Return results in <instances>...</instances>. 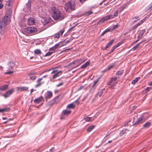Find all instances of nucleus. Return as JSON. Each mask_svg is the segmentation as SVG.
I'll return each mask as SVG.
<instances>
[{
  "label": "nucleus",
  "instance_id": "54",
  "mask_svg": "<svg viewBox=\"0 0 152 152\" xmlns=\"http://www.w3.org/2000/svg\"><path fill=\"white\" fill-rule=\"evenodd\" d=\"M90 118L89 117H86L84 118V120L86 121H89L90 120Z\"/></svg>",
  "mask_w": 152,
  "mask_h": 152
},
{
  "label": "nucleus",
  "instance_id": "21",
  "mask_svg": "<svg viewBox=\"0 0 152 152\" xmlns=\"http://www.w3.org/2000/svg\"><path fill=\"white\" fill-rule=\"evenodd\" d=\"M8 85H3L0 87V90L1 91H4L6 90L8 87Z\"/></svg>",
  "mask_w": 152,
  "mask_h": 152
},
{
  "label": "nucleus",
  "instance_id": "26",
  "mask_svg": "<svg viewBox=\"0 0 152 152\" xmlns=\"http://www.w3.org/2000/svg\"><path fill=\"white\" fill-rule=\"evenodd\" d=\"M140 79V77H136L134 80H132V84H135Z\"/></svg>",
  "mask_w": 152,
  "mask_h": 152
},
{
  "label": "nucleus",
  "instance_id": "5",
  "mask_svg": "<svg viewBox=\"0 0 152 152\" xmlns=\"http://www.w3.org/2000/svg\"><path fill=\"white\" fill-rule=\"evenodd\" d=\"M8 18L7 15L5 16L2 18L1 21H0V29L1 30L5 27L8 23H9L8 20Z\"/></svg>",
  "mask_w": 152,
  "mask_h": 152
},
{
  "label": "nucleus",
  "instance_id": "29",
  "mask_svg": "<svg viewBox=\"0 0 152 152\" xmlns=\"http://www.w3.org/2000/svg\"><path fill=\"white\" fill-rule=\"evenodd\" d=\"M113 66L114 65L113 64H110L107 66V68L104 70L105 71H107L108 70H109L111 69L112 68Z\"/></svg>",
  "mask_w": 152,
  "mask_h": 152
},
{
  "label": "nucleus",
  "instance_id": "11",
  "mask_svg": "<svg viewBox=\"0 0 152 152\" xmlns=\"http://www.w3.org/2000/svg\"><path fill=\"white\" fill-rule=\"evenodd\" d=\"M35 20L32 18H30L28 20V24L29 25H32L34 24Z\"/></svg>",
  "mask_w": 152,
  "mask_h": 152
},
{
  "label": "nucleus",
  "instance_id": "59",
  "mask_svg": "<svg viewBox=\"0 0 152 152\" xmlns=\"http://www.w3.org/2000/svg\"><path fill=\"white\" fill-rule=\"evenodd\" d=\"M65 30L64 29H63L62 31H60V32H61V35L62 36Z\"/></svg>",
  "mask_w": 152,
  "mask_h": 152
},
{
  "label": "nucleus",
  "instance_id": "47",
  "mask_svg": "<svg viewBox=\"0 0 152 152\" xmlns=\"http://www.w3.org/2000/svg\"><path fill=\"white\" fill-rule=\"evenodd\" d=\"M122 73L123 71H119L117 72L116 74L118 75H120L122 74Z\"/></svg>",
  "mask_w": 152,
  "mask_h": 152
},
{
  "label": "nucleus",
  "instance_id": "56",
  "mask_svg": "<svg viewBox=\"0 0 152 152\" xmlns=\"http://www.w3.org/2000/svg\"><path fill=\"white\" fill-rule=\"evenodd\" d=\"M61 43H62V44L59 46V47H62V46L65 45H66L65 44V42L64 41L63 42H61Z\"/></svg>",
  "mask_w": 152,
  "mask_h": 152
},
{
  "label": "nucleus",
  "instance_id": "25",
  "mask_svg": "<svg viewBox=\"0 0 152 152\" xmlns=\"http://www.w3.org/2000/svg\"><path fill=\"white\" fill-rule=\"evenodd\" d=\"M75 107V105L73 103H71L68 105L67 106V108H69L70 109H73Z\"/></svg>",
  "mask_w": 152,
  "mask_h": 152
},
{
  "label": "nucleus",
  "instance_id": "18",
  "mask_svg": "<svg viewBox=\"0 0 152 152\" xmlns=\"http://www.w3.org/2000/svg\"><path fill=\"white\" fill-rule=\"evenodd\" d=\"M114 41V40L113 39L111 40L110 42H109L108 43H107L106 46V47L105 48V50L107 49L110 46H111L113 42Z\"/></svg>",
  "mask_w": 152,
  "mask_h": 152
},
{
  "label": "nucleus",
  "instance_id": "34",
  "mask_svg": "<svg viewBox=\"0 0 152 152\" xmlns=\"http://www.w3.org/2000/svg\"><path fill=\"white\" fill-rule=\"evenodd\" d=\"M34 53L36 54L39 55L41 54V52L39 49H37L34 50Z\"/></svg>",
  "mask_w": 152,
  "mask_h": 152
},
{
  "label": "nucleus",
  "instance_id": "7",
  "mask_svg": "<svg viewBox=\"0 0 152 152\" xmlns=\"http://www.w3.org/2000/svg\"><path fill=\"white\" fill-rule=\"evenodd\" d=\"M62 72L61 71H58L57 70L54 69L51 72L52 74H54V75H53L52 77V78L54 79L56 77H58L61 74Z\"/></svg>",
  "mask_w": 152,
  "mask_h": 152
},
{
  "label": "nucleus",
  "instance_id": "40",
  "mask_svg": "<svg viewBox=\"0 0 152 152\" xmlns=\"http://www.w3.org/2000/svg\"><path fill=\"white\" fill-rule=\"evenodd\" d=\"M73 39L72 38H70L69 39L66 40V39L65 40H64V41L65 42V44L64 45H66L68 43H69L70 42H71L72 40Z\"/></svg>",
  "mask_w": 152,
  "mask_h": 152
},
{
  "label": "nucleus",
  "instance_id": "24",
  "mask_svg": "<svg viewBox=\"0 0 152 152\" xmlns=\"http://www.w3.org/2000/svg\"><path fill=\"white\" fill-rule=\"evenodd\" d=\"M31 1L29 0L28 3L26 4V7L28 10H30L31 9Z\"/></svg>",
  "mask_w": 152,
  "mask_h": 152
},
{
  "label": "nucleus",
  "instance_id": "52",
  "mask_svg": "<svg viewBox=\"0 0 152 152\" xmlns=\"http://www.w3.org/2000/svg\"><path fill=\"white\" fill-rule=\"evenodd\" d=\"M143 119V118L142 116H141L137 120H138L139 122H140Z\"/></svg>",
  "mask_w": 152,
  "mask_h": 152
},
{
  "label": "nucleus",
  "instance_id": "19",
  "mask_svg": "<svg viewBox=\"0 0 152 152\" xmlns=\"http://www.w3.org/2000/svg\"><path fill=\"white\" fill-rule=\"evenodd\" d=\"M12 11V9L10 8L8 9L6 12V15H7L8 17H9V16H11Z\"/></svg>",
  "mask_w": 152,
  "mask_h": 152
},
{
  "label": "nucleus",
  "instance_id": "31",
  "mask_svg": "<svg viewBox=\"0 0 152 152\" xmlns=\"http://www.w3.org/2000/svg\"><path fill=\"white\" fill-rule=\"evenodd\" d=\"M140 43H138L134 47L132 48V50H135L137 49L140 46Z\"/></svg>",
  "mask_w": 152,
  "mask_h": 152
},
{
  "label": "nucleus",
  "instance_id": "8",
  "mask_svg": "<svg viewBox=\"0 0 152 152\" xmlns=\"http://www.w3.org/2000/svg\"><path fill=\"white\" fill-rule=\"evenodd\" d=\"M14 91V89L9 90L6 93L3 94L2 96L5 98H6L10 96L13 93Z\"/></svg>",
  "mask_w": 152,
  "mask_h": 152
},
{
  "label": "nucleus",
  "instance_id": "44",
  "mask_svg": "<svg viewBox=\"0 0 152 152\" xmlns=\"http://www.w3.org/2000/svg\"><path fill=\"white\" fill-rule=\"evenodd\" d=\"M140 122H139L138 120H137L135 122H133L132 126H134L136 125H137L140 123Z\"/></svg>",
  "mask_w": 152,
  "mask_h": 152
},
{
  "label": "nucleus",
  "instance_id": "61",
  "mask_svg": "<svg viewBox=\"0 0 152 152\" xmlns=\"http://www.w3.org/2000/svg\"><path fill=\"white\" fill-rule=\"evenodd\" d=\"M118 27L117 25H114L113 26V29H115Z\"/></svg>",
  "mask_w": 152,
  "mask_h": 152
},
{
  "label": "nucleus",
  "instance_id": "41",
  "mask_svg": "<svg viewBox=\"0 0 152 152\" xmlns=\"http://www.w3.org/2000/svg\"><path fill=\"white\" fill-rule=\"evenodd\" d=\"M84 61H82V60L81 59H79L76 61L75 62H77V63H79V64H80L82 63L83 62H84Z\"/></svg>",
  "mask_w": 152,
  "mask_h": 152
},
{
  "label": "nucleus",
  "instance_id": "33",
  "mask_svg": "<svg viewBox=\"0 0 152 152\" xmlns=\"http://www.w3.org/2000/svg\"><path fill=\"white\" fill-rule=\"evenodd\" d=\"M126 129H124L121 131L119 133L120 136H122L126 133Z\"/></svg>",
  "mask_w": 152,
  "mask_h": 152
},
{
  "label": "nucleus",
  "instance_id": "16",
  "mask_svg": "<svg viewBox=\"0 0 152 152\" xmlns=\"http://www.w3.org/2000/svg\"><path fill=\"white\" fill-rule=\"evenodd\" d=\"M9 65V68L10 69H13L14 67L15 66V63L13 62H10L8 64Z\"/></svg>",
  "mask_w": 152,
  "mask_h": 152
},
{
  "label": "nucleus",
  "instance_id": "12",
  "mask_svg": "<svg viewBox=\"0 0 152 152\" xmlns=\"http://www.w3.org/2000/svg\"><path fill=\"white\" fill-rule=\"evenodd\" d=\"M18 91H28V88L27 87H20L17 88Z\"/></svg>",
  "mask_w": 152,
  "mask_h": 152
},
{
  "label": "nucleus",
  "instance_id": "2",
  "mask_svg": "<svg viewBox=\"0 0 152 152\" xmlns=\"http://www.w3.org/2000/svg\"><path fill=\"white\" fill-rule=\"evenodd\" d=\"M39 15L40 17L42 18L41 21L44 26L46 25L51 22V18L47 16L45 11H42Z\"/></svg>",
  "mask_w": 152,
  "mask_h": 152
},
{
  "label": "nucleus",
  "instance_id": "15",
  "mask_svg": "<svg viewBox=\"0 0 152 152\" xmlns=\"http://www.w3.org/2000/svg\"><path fill=\"white\" fill-rule=\"evenodd\" d=\"M61 96L59 95L53 99L56 104L58 103L62 99V98L61 97Z\"/></svg>",
  "mask_w": 152,
  "mask_h": 152
},
{
  "label": "nucleus",
  "instance_id": "10",
  "mask_svg": "<svg viewBox=\"0 0 152 152\" xmlns=\"http://www.w3.org/2000/svg\"><path fill=\"white\" fill-rule=\"evenodd\" d=\"M44 98L42 96L36 98L34 100V102L36 104H38L41 102L42 101H44Z\"/></svg>",
  "mask_w": 152,
  "mask_h": 152
},
{
  "label": "nucleus",
  "instance_id": "3",
  "mask_svg": "<svg viewBox=\"0 0 152 152\" xmlns=\"http://www.w3.org/2000/svg\"><path fill=\"white\" fill-rule=\"evenodd\" d=\"M118 12L116 11L113 15H112L111 14L108 15L100 20L99 22L97 23V24H101L105 21H107L110 19H112L117 16L118 15Z\"/></svg>",
  "mask_w": 152,
  "mask_h": 152
},
{
  "label": "nucleus",
  "instance_id": "48",
  "mask_svg": "<svg viewBox=\"0 0 152 152\" xmlns=\"http://www.w3.org/2000/svg\"><path fill=\"white\" fill-rule=\"evenodd\" d=\"M14 72L12 71H9L8 72H6L5 73V74L7 75V74H11V73H13Z\"/></svg>",
  "mask_w": 152,
  "mask_h": 152
},
{
  "label": "nucleus",
  "instance_id": "45",
  "mask_svg": "<svg viewBox=\"0 0 152 152\" xmlns=\"http://www.w3.org/2000/svg\"><path fill=\"white\" fill-rule=\"evenodd\" d=\"M54 38H59L60 37V33H58L57 34H56L54 36H53Z\"/></svg>",
  "mask_w": 152,
  "mask_h": 152
},
{
  "label": "nucleus",
  "instance_id": "53",
  "mask_svg": "<svg viewBox=\"0 0 152 152\" xmlns=\"http://www.w3.org/2000/svg\"><path fill=\"white\" fill-rule=\"evenodd\" d=\"M117 77H113L112 78H111V79L112 80V81H115L117 80Z\"/></svg>",
  "mask_w": 152,
  "mask_h": 152
},
{
  "label": "nucleus",
  "instance_id": "62",
  "mask_svg": "<svg viewBox=\"0 0 152 152\" xmlns=\"http://www.w3.org/2000/svg\"><path fill=\"white\" fill-rule=\"evenodd\" d=\"M122 44V43L121 42H118L116 45L117 46V47H118L119 46H120Z\"/></svg>",
  "mask_w": 152,
  "mask_h": 152
},
{
  "label": "nucleus",
  "instance_id": "28",
  "mask_svg": "<svg viewBox=\"0 0 152 152\" xmlns=\"http://www.w3.org/2000/svg\"><path fill=\"white\" fill-rule=\"evenodd\" d=\"M48 104L50 106H52L55 104H56L54 99H53L50 101L48 102Z\"/></svg>",
  "mask_w": 152,
  "mask_h": 152
},
{
  "label": "nucleus",
  "instance_id": "64",
  "mask_svg": "<svg viewBox=\"0 0 152 152\" xmlns=\"http://www.w3.org/2000/svg\"><path fill=\"white\" fill-rule=\"evenodd\" d=\"M137 28V27L136 26H135V25L133 26H132L131 28V29H132V30H134V29H135L136 28Z\"/></svg>",
  "mask_w": 152,
  "mask_h": 152
},
{
  "label": "nucleus",
  "instance_id": "42",
  "mask_svg": "<svg viewBox=\"0 0 152 152\" xmlns=\"http://www.w3.org/2000/svg\"><path fill=\"white\" fill-rule=\"evenodd\" d=\"M152 88V87H147L146 88V89H145V93H147Z\"/></svg>",
  "mask_w": 152,
  "mask_h": 152
},
{
  "label": "nucleus",
  "instance_id": "43",
  "mask_svg": "<svg viewBox=\"0 0 152 152\" xmlns=\"http://www.w3.org/2000/svg\"><path fill=\"white\" fill-rule=\"evenodd\" d=\"M152 7V2L147 7V10H151V8Z\"/></svg>",
  "mask_w": 152,
  "mask_h": 152
},
{
  "label": "nucleus",
  "instance_id": "23",
  "mask_svg": "<svg viewBox=\"0 0 152 152\" xmlns=\"http://www.w3.org/2000/svg\"><path fill=\"white\" fill-rule=\"evenodd\" d=\"M94 125L90 126L88 127V128H87L86 131L88 132H91L93 129H94Z\"/></svg>",
  "mask_w": 152,
  "mask_h": 152
},
{
  "label": "nucleus",
  "instance_id": "38",
  "mask_svg": "<svg viewBox=\"0 0 152 152\" xmlns=\"http://www.w3.org/2000/svg\"><path fill=\"white\" fill-rule=\"evenodd\" d=\"M110 30L108 28H107L105 30H104L101 34V36H103L107 32H108L110 31Z\"/></svg>",
  "mask_w": 152,
  "mask_h": 152
},
{
  "label": "nucleus",
  "instance_id": "50",
  "mask_svg": "<svg viewBox=\"0 0 152 152\" xmlns=\"http://www.w3.org/2000/svg\"><path fill=\"white\" fill-rule=\"evenodd\" d=\"M56 49L54 48L53 47L52 48H50L49 49V50L51 51H54Z\"/></svg>",
  "mask_w": 152,
  "mask_h": 152
},
{
  "label": "nucleus",
  "instance_id": "30",
  "mask_svg": "<svg viewBox=\"0 0 152 152\" xmlns=\"http://www.w3.org/2000/svg\"><path fill=\"white\" fill-rule=\"evenodd\" d=\"M151 125V123L149 122H146L143 125V126L145 128H148Z\"/></svg>",
  "mask_w": 152,
  "mask_h": 152
},
{
  "label": "nucleus",
  "instance_id": "49",
  "mask_svg": "<svg viewBox=\"0 0 152 152\" xmlns=\"http://www.w3.org/2000/svg\"><path fill=\"white\" fill-rule=\"evenodd\" d=\"M99 78L97 79L96 80H94V84L93 85H94V86H96V84L98 82L99 80Z\"/></svg>",
  "mask_w": 152,
  "mask_h": 152
},
{
  "label": "nucleus",
  "instance_id": "37",
  "mask_svg": "<svg viewBox=\"0 0 152 152\" xmlns=\"http://www.w3.org/2000/svg\"><path fill=\"white\" fill-rule=\"evenodd\" d=\"M61 44V42H60L58 43L57 44L55 45L53 47L55 49H56L58 48V47H59L60 46L59 45H60V44Z\"/></svg>",
  "mask_w": 152,
  "mask_h": 152
},
{
  "label": "nucleus",
  "instance_id": "32",
  "mask_svg": "<svg viewBox=\"0 0 152 152\" xmlns=\"http://www.w3.org/2000/svg\"><path fill=\"white\" fill-rule=\"evenodd\" d=\"M134 18L136 19V20H134L132 22V23H134L135 22H136L137 21L140 19L139 17V16H137L136 17H133L132 18V19H134Z\"/></svg>",
  "mask_w": 152,
  "mask_h": 152
},
{
  "label": "nucleus",
  "instance_id": "14",
  "mask_svg": "<svg viewBox=\"0 0 152 152\" xmlns=\"http://www.w3.org/2000/svg\"><path fill=\"white\" fill-rule=\"evenodd\" d=\"M42 80V78H39L37 80V84L35 85V87L37 88L38 87L40 86H41L42 84V83L41 82V81Z\"/></svg>",
  "mask_w": 152,
  "mask_h": 152
},
{
  "label": "nucleus",
  "instance_id": "46",
  "mask_svg": "<svg viewBox=\"0 0 152 152\" xmlns=\"http://www.w3.org/2000/svg\"><path fill=\"white\" fill-rule=\"evenodd\" d=\"M37 73L36 72H32L29 73L28 75H35Z\"/></svg>",
  "mask_w": 152,
  "mask_h": 152
},
{
  "label": "nucleus",
  "instance_id": "39",
  "mask_svg": "<svg viewBox=\"0 0 152 152\" xmlns=\"http://www.w3.org/2000/svg\"><path fill=\"white\" fill-rule=\"evenodd\" d=\"M30 76V79L32 80H35L37 77L36 76L28 75Z\"/></svg>",
  "mask_w": 152,
  "mask_h": 152
},
{
  "label": "nucleus",
  "instance_id": "13",
  "mask_svg": "<svg viewBox=\"0 0 152 152\" xmlns=\"http://www.w3.org/2000/svg\"><path fill=\"white\" fill-rule=\"evenodd\" d=\"M29 28L30 31V34L34 33L37 31V28L35 27H29Z\"/></svg>",
  "mask_w": 152,
  "mask_h": 152
},
{
  "label": "nucleus",
  "instance_id": "55",
  "mask_svg": "<svg viewBox=\"0 0 152 152\" xmlns=\"http://www.w3.org/2000/svg\"><path fill=\"white\" fill-rule=\"evenodd\" d=\"M113 81H112V80H111V79H110V80L109 81V82L107 83V85H109L111 84V83Z\"/></svg>",
  "mask_w": 152,
  "mask_h": 152
},
{
  "label": "nucleus",
  "instance_id": "1",
  "mask_svg": "<svg viewBox=\"0 0 152 152\" xmlns=\"http://www.w3.org/2000/svg\"><path fill=\"white\" fill-rule=\"evenodd\" d=\"M51 10L52 17L55 20H61L64 18V14L60 10L56 9L55 7H52Z\"/></svg>",
  "mask_w": 152,
  "mask_h": 152
},
{
  "label": "nucleus",
  "instance_id": "57",
  "mask_svg": "<svg viewBox=\"0 0 152 152\" xmlns=\"http://www.w3.org/2000/svg\"><path fill=\"white\" fill-rule=\"evenodd\" d=\"M105 90V88H104L103 89H102L100 91V94H99V97H101L102 96V94L103 93V90Z\"/></svg>",
  "mask_w": 152,
  "mask_h": 152
},
{
  "label": "nucleus",
  "instance_id": "51",
  "mask_svg": "<svg viewBox=\"0 0 152 152\" xmlns=\"http://www.w3.org/2000/svg\"><path fill=\"white\" fill-rule=\"evenodd\" d=\"M63 84H64V83L63 82H62L59 83L58 84H57V85H56V86L57 87H58L61 86L63 85Z\"/></svg>",
  "mask_w": 152,
  "mask_h": 152
},
{
  "label": "nucleus",
  "instance_id": "63",
  "mask_svg": "<svg viewBox=\"0 0 152 152\" xmlns=\"http://www.w3.org/2000/svg\"><path fill=\"white\" fill-rule=\"evenodd\" d=\"M114 50L113 48H112L111 49V50L110 51V52H109L108 53V54H110V53H111Z\"/></svg>",
  "mask_w": 152,
  "mask_h": 152
},
{
  "label": "nucleus",
  "instance_id": "60",
  "mask_svg": "<svg viewBox=\"0 0 152 152\" xmlns=\"http://www.w3.org/2000/svg\"><path fill=\"white\" fill-rule=\"evenodd\" d=\"M76 25H77V24H76L75 26L71 27L69 29L68 31H69L72 30L76 26Z\"/></svg>",
  "mask_w": 152,
  "mask_h": 152
},
{
  "label": "nucleus",
  "instance_id": "27",
  "mask_svg": "<svg viewBox=\"0 0 152 152\" xmlns=\"http://www.w3.org/2000/svg\"><path fill=\"white\" fill-rule=\"evenodd\" d=\"M96 86H94V85H93L91 88L90 90V91L92 93H93L95 89H96Z\"/></svg>",
  "mask_w": 152,
  "mask_h": 152
},
{
  "label": "nucleus",
  "instance_id": "35",
  "mask_svg": "<svg viewBox=\"0 0 152 152\" xmlns=\"http://www.w3.org/2000/svg\"><path fill=\"white\" fill-rule=\"evenodd\" d=\"M54 52L53 51H50L49 50V51L47 53L45 54V55L44 56H49L50 55L53 53Z\"/></svg>",
  "mask_w": 152,
  "mask_h": 152
},
{
  "label": "nucleus",
  "instance_id": "6",
  "mask_svg": "<svg viewBox=\"0 0 152 152\" xmlns=\"http://www.w3.org/2000/svg\"><path fill=\"white\" fill-rule=\"evenodd\" d=\"M71 113V110H64L62 111L61 112L60 119H64V115H69Z\"/></svg>",
  "mask_w": 152,
  "mask_h": 152
},
{
  "label": "nucleus",
  "instance_id": "36",
  "mask_svg": "<svg viewBox=\"0 0 152 152\" xmlns=\"http://www.w3.org/2000/svg\"><path fill=\"white\" fill-rule=\"evenodd\" d=\"M24 31L28 34H30L29 27H27L24 29Z\"/></svg>",
  "mask_w": 152,
  "mask_h": 152
},
{
  "label": "nucleus",
  "instance_id": "17",
  "mask_svg": "<svg viewBox=\"0 0 152 152\" xmlns=\"http://www.w3.org/2000/svg\"><path fill=\"white\" fill-rule=\"evenodd\" d=\"M90 64V62L89 61H88L86 62L85 63L82 65L80 68L81 69H84L86 68Z\"/></svg>",
  "mask_w": 152,
  "mask_h": 152
},
{
  "label": "nucleus",
  "instance_id": "4",
  "mask_svg": "<svg viewBox=\"0 0 152 152\" xmlns=\"http://www.w3.org/2000/svg\"><path fill=\"white\" fill-rule=\"evenodd\" d=\"M75 3L73 1H70L66 3L65 5V8L66 12L69 11L70 10H74L75 9Z\"/></svg>",
  "mask_w": 152,
  "mask_h": 152
},
{
  "label": "nucleus",
  "instance_id": "22",
  "mask_svg": "<svg viewBox=\"0 0 152 152\" xmlns=\"http://www.w3.org/2000/svg\"><path fill=\"white\" fill-rule=\"evenodd\" d=\"M10 108L9 107L5 108L3 109H0V113L8 112L10 111Z\"/></svg>",
  "mask_w": 152,
  "mask_h": 152
},
{
  "label": "nucleus",
  "instance_id": "58",
  "mask_svg": "<svg viewBox=\"0 0 152 152\" xmlns=\"http://www.w3.org/2000/svg\"><path fill=\"white\" fill-rule=\"evenodd\" d=\"M84 88V86H81L78 89V91H80L81 89H83Z\"/></svg>",
  "mask_w": 152,
  "mask_h": 152
},
{
  "label": "nucleus",
  "instance_id": "20",
  "mask_svg": "<svg viewBox=\"0 0 152 152\" xmlns=\"http://www.w3.org/2000/svg\"><path fill=\"white\" fill-rule=\"evenodd\" d=\"M145 32V29H142L141 31L139 34L138 36V38H142V36L144 34V33Z\"/></svg>",
  "mask_w": 152,
  "mask_h": 152
},
{
  "label": "nucleus",
  "instance_id": "9",
  "mask_svg": "<svg viewBox=\"0 0 152 152\" xmlns=\"http://www.w3.org/2000/svg\"><path fill=\"white\" fill-rule=\"evenodd\" d=\"M47 95L45 96V98L46 101H47L48 99L51 98L53 96L52 92L51 91H48L46 92Z\"/></svg>",
  "mask_w": 152,
  "mask_h": 152
}]
</instances>
